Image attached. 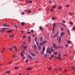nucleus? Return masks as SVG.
I'll return each instance as SVG.
<instances>
[{
	"mask_svg": "<svg viewBox=\"0 0 75 75\" xmlns=\"http://www.w3.org/2000/svg\"><path fill=\"white\" fill-rule=\"evenodd\" d=\"M65 35V33L64 32H62L60 34V36L59 37V41L60 43H61V37H63V36Z\"/></svg>",
	"mask_w": 75,
	"mask_h": 75,
	"instance_id": "f257e3e1",
	"label": "nucleus"
},
{
	"mask_svg": "<svg viewBox=\"0 0 75 75\" xmlns=\"http://www.w3.org/2000/svg\"><path fill=\"white\" fill-rule=\"evenodd\" d=\"M47 53L49 54L50 53V54H51V49L50 48H48L46 50Z\"/></svg>",
	"mask_w": 75,
	"mask_h": 75,
	"instance_id": "f03ea898",
	"label": "nucleus"
},
{
	"mask_svg": "<svg viewBox=\"0 0 75 75\" xmlns=\"http://www.w3.org/2000/svg\"><path fill=\"white\" fill-rule=\"evenodd\" d=\"M24 50H23L22 51V52H21V55L22 57H24V55H23V53H24Z\"/></svg>",
	"mask_w": 75,
	"mask_h": 75,
	"instance_id": "7ed1b4c3",
	"label": "nucleus"
},
{
	"mask_svg": "<svg viewBox=\"0 0 75 75\" xmlns=\"http://www.w3.org/2000/svg\"><path fill=\"white\" fill-rule=\"evenodd\" d=\"M35 41L36 42V45H37L38 47V43H37V37L35 38Z\"/></svg>",
	"mask_w": 75,
	"mask_h": 75,
	"instance_id": "20e7f679",
	"label": "nucleus"
},
{
	"mask_svg": "<svg viewBox=\"0 0 75 75\" xmlns=\"http://www.w3.org/2000/svg\"><path fill=\"white\" fill-rule=\"evenodd\" d=\"M58 33H59V32H58L54 36H52V37H53V38H55V37H57V35H58Z\"/></svg>",
	"mask_w": 75,
	"mask_h": 75,
	"instance_id": "39448f33",
	"label": "nucleus"
},
{
	"mask_svg": "<svg viewBox=\"0 0 75 75\" xmlns=\"http://www.w3.org/2000/svg\"><path fill=\"white\" fill-rule=\"evenodd\" d=\"M27 45H25V46H24V45H23L21 46V47L23 48L24 49H26V48H27Z\"/></svg>",
	"mask_w": 75,
	"mask_h": 75,
	"instance_id": "423d86ee",
	"label": "nucleus"
},
{
	"mask_svg": "<svg viewBox=\"0 0 75 75\" xmlns=\"http://www.w3.org/2000/svg\"><path fill=\"white\" fill-rule=\"evenodd\" d=\"M15 51H16V52H17V48L16 46L14 47Z\"/></svg>",
	"mask_w": 75,
	"mask_h": 75,
	"instance_id": "0eeeda50",
	"label": "nucleus"
},
{
	"mask_svg": "<svg viewBox=\"0 0 75 75\" xmlns=\"http://www.w3.org/2000/svg\"><path fill=\"white\" fill-rule=\"evenodd\" d=\"M28 42H30L31 41V37H29L28 38Z\"/></svg>",
	"mask_w": 75,
	"mask_h": 75,
	"instance_id": "6e6552de",
	"label": "nucleus"
},
{
	"mask_svg": "<svg viewBox=\"0 0 75 75\" xmlns=\"http://www.w3.org/2000/svg\"><path fill=\"white\" fill-rule=\"evenodd\" d=\"M56 24L55 23H54L53 25V28H55V27H56Z\"/></svg>",
	"mask_w": 75,
	"mask_h": 75,
	"instance_id": "1a4fd4ad",
	"label": "nucleus"
},
{
	"mask_svg": "<svg viewBox=\"0 0 75 75\" xmlns=\"http://www.w3.org/2000/svg\"><path fill=\"white\" fill-rule=\"evenodd\" d=\"M2 30H1L2 31H3V32H4L5 31V30L6 29H7V28H2Z\"/></svg>",
	"mask_w": 75,
	"mask_h": 75,
	"instance_id": "9d476101",
	"label": "nucleus"
},
{
	"mask_svg": "<svg viewBox=\"0 0 75 75\" xmlns=\"http://www.w3.org/2000/svg\"><path fill=\"white\" fill-rule=\"evenodd\" d=\"M28 58H30V59H33V58H32V57H31V56H30V54L28 55Z\"/></svg>",
	"mask_w": 75,
	"mask_h": 75,
	"instance_id": "9b49d317",
	"label": "nucleus"
},
{
	"mask_svg": "<svg viewBox=\"0 0 75 75\" xmlns=\"http://www.w3.org/2000/svg\"><path fill=\"white\" fill-rule=\"evenodd\" d=\"M47 41H42V43L43 45H44V44H45L47 43Z\"/></svg>",
	"mask_w": 75,
	"mask_h": 75,
	"instance_id": "f8f14e48",
	"label": "nucleus"
},
{
	"mask_svg": "<svg viewBox=\"0 0 75 75\" xmlns=\"http://www.w3.org/2000/svg\"><path fill=\"white\" fill-rule=\"evenodd\" d=\"M25 25V23L24 22H22L21 23V25H22V26H23L24 25Z\"/></svg>",
	"mask_w": 75,
	"mask_h": 75,
	"instance_id": "ddd939ff",
	"label": "nucleus"
},
{
	"mask_svg": "<svg viewBox=\"0 0 75 75\" xmlns=\"http://www.w3.org/2000/svg\"><path fill=\"white\" fill-rule=\"evenodd\" d=\"M60 53H59V59L61 60V56H60Z\"/></svg>",
	"mask_w": 75,
	"mask_h": 75,
	"instance_id": "4468645a",
	"label": "nucleus"
},
{
	"mask_svg": "<svg viewBox=\"0 0 75 75\" xmlns=\"http://www.w3.org/2000/svg\"><path fill=\"white\" fill-rule=\"evenodd\" d=\"M44 58H46V57H47V54H45L44 55Z\"/></svg>",
	"mask_w": 75,
	"mask_h": 75,
	"instance_id": "2eb2a0df",
	"label": "nucleus"
},
{
	"mask_svg": "<svg viewBox=\"0 0 75 75\" xmlns=\"http://www.w3.org/2000/svg\"><path fill=\"white\" fill-rule=\"evenodd\" d=\"M27 71H29V70H32L31 68H28L26 69Z\"/></svg>",
	"mask_w": 75,
	"mask_h": 75,
	"instance_id": "dca6fc26",
	"label": "nucleus"
},
{
	"mask_svg": "<svg viewBox=\"0 0 75 75\" xmlns=\"http://www.w3.org/2000/svg\"><path fill=\"white\" fill-rule=\"evenodd\" d=\"M3 25V26H4V27H10V26L9 25H6L4 24V25Z\"/></svg>",
	"mask_w": 75,
	"mask_h": 75,
	"instance_id": "f3484780",
	"label": "nucleus"
},
{
	"mask_svg": "<svg viewBox=\"0 0 75 75\" xmlns=\"http://www.w3.org/2000/svg\"><path fill=\"white\" fill-rule=\"evenodd\" d=\"M6 33H11V30H9V31H8Z\"/></svg>",
	"mask_w": 75,
	"mask_h": 75,
	"instance_id": "a211bd4d",
	"label": "nucleus"
},
{
	"mask_svg": "<svg viewBox=\"0 0 75 75\" xmlns=\"http://www.w3.org/2000/svg\"><path fill=\"white\" fill-rule=\"evenodd\" d=\"M31 55L33 56V57H35V54L31 53Z\"/></svg>",
	"mask_w": 75,
	"mask_h": 75,
	"instance_id": "6ab92c4d",
	"label": "nucleus"
},
{
	"mask_svg": "<svg viewBox=\"0 0 75 75\" xmlns=\"http://www.w3.org/2000/svg\"><path fill=\"white\" fill-rule=\"evenodd\" d=\"M10 72H11V71L10 70H9V71L6 72V73L8 74H10Z\"/></svg>",
	"mask_w": 75,
	"mask_h": 75,
	"instance_id": "aec40b11",
	"label": "nucleus"
},
{
	"mask_svg": "<svg viewBox=\"0 0 75 75\" xmlns=\"http://www.w3.org/2000/svg\"><path fill=\"white\" fill-rule=\"evenodd\" d=\"M14 68L15 69L17 70L19 68L18 67H14Z\"/></svg>",
	"mask_w": 75,
	"mask_h": 75,
	"instance_id": "412c9836",
	"label": "nucleus"
},
{
	"mask_svg": "<svg viewBox=\"0 0 75 75\" xmlns=\"http://www.w3.org/2000/svg\"><path fill=\"white\" fill-rule=\"evenodd\" d=\"M44 51H42L41 52V54L44 55Z\"/></svg>",
	"mask_w": 75,
	"mask_h": 75,
	"instance_id": "4be33fe9",
	"label": "nucleus"
},
{
	"mask_svg": "<svg viewBox=\"0 0 75 75\" xmlns=\"http://www.w3.org/2000/svg\"><path fill=\"white\" fill-rule=\"evenodd\" d=\"M61 24H62V25H63V26H64V27H67V25H65L64 24V23H61Z\"/></svg>",
	"mask_w": 75,
	"mask_h": 75,
	"instance_id": "5701e85b",
	"label": "nucleus"
},
{
	"mask_svg": "<svg viewBox=\"0 0 75 75\" xmlns=\"http://www.w3.org/2000/svg\"><path fill=\"white\" fill-rule=\"evenodd\" d=\"M53 54H54V55H58V53L55 52L53 53Z\"/></svg>",
	"mask_w": 75,
	"mask_h": 75,
	"instance_id": "b1692460",
	"label": "nucleus"
},
{
	"mask_svg": "<svg viewBox=\"0 0 75 75\" xmlns=\"http://www.w3.org/2000/svg\"><path fill=\"white\" fill-rule=\"evenodd\" d=\"M54 55L53 54H52L51 56V58H54Z\"/></svg>",
	"mask_w": 75,
	"mask_h": 75,
	"instance_id": "393cba45",
	"label": "nucleus"
},
{
	"mask_svg": "<svg viewBox=\"0 0 75 75\" xmlns=\"http://www.w3.org/2000/svg\"><path fill=\"white\" fill-rule=\"evenodd\" d=\"M40 41H42V37L41 36L40 38Z\"/></svg>",
	"mask_w": 75,
	"mask_h": 75,
	"instance_id": "a878e982",
	"label": "nucleus"
},
{
	"mask_svg": "<svg viewBox=\"0 0 75 75\" xmlns=\"http://www.w3.org/2000/svg\"><path fill=\"white\" fill-rule=\"evenodd\" d=\"M42 26H41L40 28V30H43V29H42Z\"/></svg>",
	"mask_w": 75,
	"mask_h": 75,
	"instance_id": "bb28decb",
	"label": "nucleus"
},
{
	"mask_svg": "<svg viewBox=\"0 0 75 75\" xmlns=\"http://www.w3.org/2000/svg\"><path fill=\"white\" fill-rule=\"evenodd\" d=\"M67 42L68 43V44H70L71 43V41H70V40H68Z\"/></svg>",
	"mask_w": 75,
	"mask_h": 75,
	"instance_id": "cd10ccee",
	"label": "nucleus"
},
{
	"mask_svg": "<svg viewBox=\"0 0 75 75\" xmlns=\"http://www.w3.org/2000/svg\"><path fill=\"white\" fill-rule=\"evenodd\" d=\"M15 28H16V29H17V28H18V27L16 25H15L14 26Z\"/></svg>",
	"mask_w": 75,
	"mask_h": 75,
	"instance_id": "c85d7f7f",
	"label": "nucleus"
},
{
	"mask_svg": "<svg viewBox=\"0 0 75 75\" xmlns=\"http://www.w3.org/2000/svg\"><path fill=\"white\" fill-rule=\"evenodd\" d=\"M34 47L35 48V49H37V45H34Z\"/></svg>",
	"mask_w": 75,
	"mask_h": 75,
	"instance_id": "c756f323",
	"label": "nucleus"
},
{
	"mask_svg": "<svg viewBox=\"0 0 75 75\" xmlns=\"http://www.w3.org/2000/svg\"><path fill=\"white\" fill-rule=\"evenodd\" d=\"M38 49L39 50H41V46H39V47H38Z\"/></svg>",
	"mask_w": 75,
	"mask_h": 75,
	"instance_id": "7c9ffc66",
	"label": "nucleus"
},
{
	"mask_svg": "<svg viewBox=\"0 0 75 75\" xmlns=\"http://www.w3.org/2000/svg\"><path fill=\"white\" fill-rule=\"evenodd\" d=\"M45 47H44L43 48L42 51H45Z\"/></svg>",
	"mask_w": 75,
	"mask_h": 75,
	"instance_id": "2f4dec72",
	"label": "nucleus"
},
{
	"mask_svg": "<svg viewBox=\"0 0 75 75\" xmlns=\"http://www.w3.org/2000/svg\"><path fill=\"white\" fill-rule=\"evenodd\" d=\"M72 28H73V30H75V26H74V25H73Z\"/></svg>",
	"mask_w": 75,
	"mask_h": 75,
	"instance_id": "473e14b6",
	"label": "nucleus"
},
{
	"mask_svg": "<svg viewBox=\"0 0 75 75\" xmlns=\"http://www.w3.org/2000/svg\"><path fill=\"white\" fill-rule=\"evenodd\" d=\"M65 45L66 46V47H68L69 46V45L68 44H66Z\"/></svg>",
	"mask_w": 75,
	"mask_h": 75,
	"instance_id": "72a5a7b5",
	"label": "nucleus"
},
{
	"mask_svg": "<svg viewBox=\"0 0 75 75\" xmlns=\"http://www.w3.org/2000/svg\"><path fill=\"white\" fill-rule=\"evenodd\" d=\"M57 6H52V8H55V7H56Z\"/></svg>",
	"mask_w": 75,
	"mask_h": 75,
	"instance_id": "f704fd0d",
	"label": "nucleus"
},
{
	"mask_svg": "<svg viewBox=\"0 0 75 75\" xmlns=\"http://www.w3.org/2000/svg\"><path fill=\"white\" fill-rule=\"evenodd\" d=\"M60 29H61V31H63V30H64V28H61Z\"/></svg>",
	"mask_w": 75,
	"mask_h": 75,
	"instance_id": "c9c22d12",
	"label": "nucleus"
},
{
	"mask_svg": "<svg viewBox=\"0 0 75 75\" xmlns=\"http://www.w3.org/2000/svg\"><path fill=\"white\" fill-rule=\"evenodd\" d=\"M52 69V68L51 67L48 68V70H50V69Z\"/></svg>",
	"mask_w": 75,
	"mask_h": 75,
	"instance_id": "e433bc0d",
	"label": "nucleus"
},
{
	"mask_svg": "<svg viewBox=\"0 0 75 75\" xmlns=\"http://www.w3.org/2000/svg\"><path fill=\"white\" fill-rule=\"evenodd\" d=\"M62 8V7L61 6V7H59L58 8V9H59V10L60 9H61V8Z\"/></svg>",
	"mask_w": 75,
	"mask_h": 75,
	"instance_id": "4c0bfd02",
	"label": "nucleus"
},
{
	"mask_svg": "<svg viewBox=\"0 0 75 75\" xmlns=\"http://www.w3.org/2000/svg\"><path fill=\"white\" fill-rule=\"evenodd\" d=\"M34 51H35V52H36L37 54H39V52H38L35 50V49H34Z\"/></svg>",
	"mask_w": 75,
	"mask_h": 75,
	"instance_id": "58836bf2",
	"label": "nucleus"
},
{
	"mask_svg": "<svg viewBox=\"0 0 75 75\" xmlns=\"http://www.w3.org/2000/svg\"><path fill=\"white\" fill-rule=\"evenodd\" d=\"M21 14H25V13L24 12H23L22 13H21Z\"/></svg>",
	"mask_w": 75,
	"mask_h": 75,
	"instance_id": "ea45409f",
	"label": "nucleus"
},
{
	"mask_svg": "<svg viewBox=\"0 0 75 75\" xmlns=\"http://www.w3.org/2000/svg\"><path fill=\"white\" fill-rule=\"evenodd\" d=\"M53 48H54V49H56V48H57V47H56V46H54L53 47Z\"/></svg>",
	"mask_w": 75,
	"mask_h": 75,
	"instance_id": "a19ab883",
	"label": "nucleus"
},
{
	"mask_svg": "<svg viewBox=\"0 0 75 75\" xmlns=\"http://www.w3.org/2000/svg\"><path fill=\"white\" fill-rule=\"evenodd\" d=\"M9 50L10 51H12V49H11V48H10L9 49Z\"/></svg>",
	"mask_w": 75,
	"mask_h": 75,
	"instance_id": "79ce46f5",
	"label": "nucleus"
},
{
	"mask_svg": "<svg viewBox=\"0 0 75 75\" xmlns=\"http://www.w3.org/2000/svg\"><path fill=\"white\" fill-rule=\"evenodd\" d=\"M30 31L31 32V33H34V31L33 30H31Z\"/></svg>",
	"mask_w": 75,
	"mask_h": 75,
	"instance_id": "37998d69",
	"label": "nucleus"
},
{
	"mask_svg": "<svg viewBox=\"0 0 75 75\" xmlns=\"http://www.w3.org/2000/svg\"><path fill=\"white\" fill-rule=\"evenodd\" d=\"M69 15L70 16H72V14H71V13H69Z\"/></svg>",
	"mask_w": 75,
	"mask_h": 75,
	"instance_id": "c03bdc74",
	"label": "nucleus"
},
{
	"mask_svg": "<svg viewBox=\"0 0 75 75\" xmlns=\"http://www.w3.org/2000/svg\"><path fill=\"white\" fill-rule=\"evenodd\" d=\"M14 37V35H12L11 36H10L9 37L10 38H11V37Z\"/></svg>",
	"mask_w": 75,
	"mask_h": 75,
	"instance_id": "a18cd8bd",
	"label": "nucleus"
},
{
	"mask_svg": "<svg viewBox=\"0 0 75 75\" xmlns=\"http://www.w3.org/2000/svg\"><path fill=\"white\" fill-rule=\"evenodd\" d=\"M70 24H71V25H72V24H73V23L72 22H70Z\"/></svg>",
	"mask_w": 75,
	"mask_h": 75,
	"instance_id": "49530a36",
	"label": "nucleus"
},
{
	"mask_svg": "<svg viewBox=\"0 0 75 75\" xmlns=\"http://www.w3.org/2000/svg\"><path fill=\"white\" fill-rule=\"evenodd\" d=\"M35 35H32V37H35Z\"/></svg>",
	"mask_w": 75,
	"mask_h": 75,
	"instance_id": "de8ad7c7",
	"label": "nucleus"
},
{
	"mask_svg": "<svg viewBox=\"0 0 75 75\" xmlns=\"http://www.w3.org/2000/svg\"><path fill=\"white\" fill-rule=\"evenodd\" d=\"M23 38H26V36H23Z\"/></svg>",
	"mask_w": 75,
	"mask_h": 75,
	"instance_id": "09e8293b",
	"label": "nucleus"
},
{
	"mask_svg": "<svg viewBox=\"0 0 75 75\" xmlns=\"http://www.w3.org/2000/svg\"><path fill=\"white\" fill-rule=\"evenodd\" d=\"M28 59H27L26 61L25 62H28Z\"/></svg>",
	"mask_w": 75,
	"mask_h": 75,
	"instance_id": "8fccbe9b",
	"label": "nucleus"
},
{
	"mask_svg": "<svg viewBox=\"0 0 75 75\" xmlns=\"http://www.w3.org/2000/svg\"><path fill=\"white\" fill-rule=\"evenodd\" d=\"M53 45L54 46H56V45L55 44H54V43H53Z\"/></svg>",
	"mask_w": 75,
	"mask_h": 75,
	"instance_id": "3c124183",
	"label": "nucleus"
},
{
	"mask_svg": "<svg viewBox=\"0 0 75 75\" xmlns=\"http://www.w3.org/2000/svg\"><path fill=\"white\" fill-rule=\"evenodd\" d=\"M40 45H42V43H40Z\"/></svg>",
	"mask_w": 75,
	"mask_h": 75,
	"instance_id": "603ef678",
	"label": "nucleus"
},
{
	"mask_svg": "<svg viewBox=\"0 0 75 75\" xmlns=\"http://www.w3.org/2000/svg\"><path fill=\"white\" fill-rule=\"evenodd\" d=\"M69 5H67L66 6V7H69Z\"/></svg>",
	"mask_w": 75,
	"mask_h": 75,
	"instance_id": "864d4df0",
	"label": "nucleus"
},
{
	"mask_svg": "<svg viewBox=\"0 0 75 75\" xmlns=\"http://www.w3.org/2000/svg\"><path fill=\"white\" fill-rule=\"evenodd\" d=\"M26 2L27 3H29V1H28V0H27L26 1Z\"/></svg>",
	"mask_w": 75,
	"mask_h": 75,
	"instance_id": "5fc2aeb1",
	"label": "nucleus"
},
{
	"mask_svg": "<svg viewBox=\"0 0 75 75\" xmlns=\"http://www.w3.org/2000/svg\"><path fill=\"white\" fill-rule=\"evenodd\" d=\"M31 11L29 10V11H28L27 12V13H30V12Z\"/></svg>",
	"mask_w": 75,
	"mask_h": 75,
	"instance_id": "6e6d98bb",
	"label": "nucleus"
},
{
	"mask_svg": "<svg viewBox=\"0 0 75 75\" xmlns=\"http://www.w3.org/2000/svg\"><path fill=\"white\" fill-rule=\"evenodd\" d=\"M59 70H61V67L59 68Z\"/></svg>",
	"mask_w": 75,
	"mask_h": 75,
	"instance_id": "4d7b16f0",
	"label": "nucleus"
},
{
	"mask_svg": "<svg viewBox=\"0 0 75 75\" xmlns=\"http://www.w3.org/2000/svg\"><path fill=\"white\" fill-rule=\"evenodd\" d=\"M30 32H28V34H30Z\"/></svg>",
	"mask_w": 75,
	"mask_h": 75,
	"instance_id": "13d9d810",
	"label": "nucleus"
},
{
	"mask_svg": "<svg viewBox=\"0 0 75 75\" xmlns=\"http://www.w3.org/2000/svg\"><path fill=\"white\" fill-rule=\"evenodd\" d=\"M57 47H58V48H61V46H58Z\"/></svg>",
	"mask_w": 75,
	"mask_h": 75,
	"instance_id": "bf43d9fd",
	"label": "nucleus"
},
{
	"mask_svg": "<svg viewBox=\"0 0 75 75\" xmlns=\"http://www.w3.org/2000/svg\"><path fill=\"white\" fill-rule=\"evenodd\" d=\"M29 3L30 4V3H32V1H30L29 2Z\"/></svg>",
	"mask_w": 75,
	"mask_h": 75,
	"instance_id": "052dcab7",
	"label": "nucleus"
},
{
	"mask_svg": "<svg viewBox=\"0 0 75 75\" xmlns=\"http://www.w3.org/2000/svg\"><path fill=\"white\" fill-rule=\"evenodd\" d=\"M53 10H54L53 9H52L50 10L51 11H53Z\"/></svg>",
	"mask_w": 75,
	"mask_h": 75,
	"instance_id": "680f3d73",
	"label": "nucleus"
},
{
	"mask_svg": "<svg viewBox=\"0 0 75 75\" xmlns=\"http://www.w3.org/2000/svg\"><path fill=\"white\" fill-rule=\"evenodd\" d=\"M8 63L9 64H11V63H12V62H9Z\"/></svg>",
	"mask_w": 75,
	"mask_h": 75,
	"instance_id": "e2e57ef3",
	"label": "nucleus"
},
{
	"mask_svg": "<svg viewBox=\"0 0 75 75\" xmlns=\"http://www.w3.org/2000/svg\"><path fill=\"white\" fill-rule=\"evenodd\" d=\"M68 32L69 33V34H70V32H69V30H68Z\"/></svg>",
	"mask_w": 75,
	"mask_h": 75,
	"instance_id": "0e129e2a",
	"label": "nucleus"
},
{
	"mask_svg": "<svg viewBox=\"0 0 75 75\" xmlns=\"http://www.w3.org/2000/svg\"><path fill=\"white\" fill-rule=\"evenodd\" d=\"M55 71H58V69H55Z\"/></svg>",
	"mask_w": 75,
	"mask_h": 75,
	"instance_id": "69168bd1",
	"label": "nucleus"
},
{
	"mask_svg": "<svg viewBox=\"0 0 75 75\" xmlns=\"http://www.w3.org/2000/svg\"><path fill=\"white\" fill-rule=\"evenodd\" d=\"M25 58V57H23L22 58V59H24Z\"/></svg>",
	"mask_w": 75,
	"mask_h": 75,
	"instance_id": "338daca9",
	"label": "nucleus"
},
{
	"mask_svg": "<svg viewBox=\"0 0 75 75\" xmlns=\"http://www.w3.org/2000/svg\"><path fill=\"white\" fill-rule=\"evenodd\" d=\"M19 75H22V74H21V73H20L19 74Z\"/></svg>",
	"mask_w": 75,
	"mask_h": 75,
	"instance_id": "774afa93",
	"label": "nucleus"
}]
</instances>
